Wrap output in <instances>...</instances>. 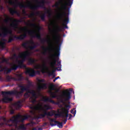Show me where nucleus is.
I'll list each match as a JSON object with an SVG mask.
<instances>
[{"instance_id": "obj_53", "label": "nucleus", "mask_w": 130, "mask_h": 130, "mask_svg": "<svg viewBox=\"0 0 130 130\" xmlns=\"http://www.w3.org/2000/svg\"><path fill=\"white\" fill-rule=\"evenodd\" d=\"M22 12L23 13V14H26V10L25 9H23L22 10Z\"/></svg>"}, {"instance_id": "obj_55", "label": "nucleus", "mask_w": 130, "mask_h": 130, "mask_svg": "<svg viewBox=\"0 0 130 130\" xmlns=\"http://www.w3.org/2000/svg\"><path fill=\"white\" fill-rule=\"evenodd\" d=\"M60 78L59 76H58V77H56L55 79V80H57V79H60Z\"/></svg>"}, {"instance_id": "obj_16", "label": "nucleus", "mask_w": 130, "mask_h": 130, "mask_svg": "<svg viewBox=\"0 0 130 130\" xmlns=\"http://www.w3.org/2000/svg\"><path fill=\"white\" fill-rule=\"evenodd\" d=\"M26 75H29V77H35L36 75V72L33 69L28 68L25 71Z\"/></svg>"}, {"instance_id": "obj_46", "label": "nucleus", "mask_w": 130, "mask_h": 130, "mask_svg": "<svg viewBox=\"0 0 130 130\" xmlns=\"http://www.w3.org/2000/svg\"><path fill=\"white\" fill-rule=\"evenodd\" d=\"M67 121H68V119L66 118L63 120V122H64V124H66V123H67Z\"/></svg>"}, {"instance_id": "obj_27", "label": "nucleus", "mask_w": 130, "mask_h": 130, "mask_svg": "<svg viewBox=\"0 0 130 130\" xmlns=\"http://www.w3.org/2000/svg\"><path fill=\"white\" fill-rule=\"evenodd\" d=\"M55 118L50 119V124L51 126H55V125H56V123L57 122V121L55 120Z\"/></svg>"}, {"instance_id": "obj_18", "label": "nucleus", "mask_w": 130, "mask_h": 130, "mask_svg": "<svg viewBox=\"0 0 130 130\" xmlns=\"http://www.w3.org/2000/svg\"><path fill=\"white\" fill-rule=\"evenodd\" d=\"M38 69H42L41 72L43 73V74H44L46 71H48V67H47L46 63L45 62H44L42 66L40 65H38Z\"/></svg>"}, {"instance_id": "obj_56", "label": "nucleus", "mask_w": 130, "mask_h": 130, "mask_svg": "<svg viewBox=\"0 0 130 130\" xmlns=\"http://www.w3.org/2000/svg\"><path fill=\"white\" fill-rule=\"evenodd\" d=\"M69 90L72 92V91H73V88H70V89H69Z\"/></svg>"}, {"instance_id": "obj_57", "label": "nucleus", "mask_w": 130, "mask_h": 130, "mask_svg": "<svg viewBox=\"0 0 130 130\" xmlns=\"http://www.w3.org/2000/svg\"><path fill=\"white\" fill-rule=\"evenodd\" d=\"M32 130H37V128H33L32 129Z\"/></svg>"}, {"instance_id": "obj_13", "label": "nucleus", "mask_w": 130, "mask_h": 130, "mask_svg": "<svg viewBox=\"0 0 130 130\" xmlns=\"http://www.w3.org/2000/svg\"><path fill=\"white\" fill-rule=\"evenodd\" d=\"M39 83H41L40 85L38 86L37 90L39 92H40L41 90H44V89H47V84L45 83V80L44 79H39Z\"/></svg>"}, {"instance_id": "obj_42", "label": "nucleus", "mask_w": 130, "mask_h": 130, "mask_svg": "<svg viewBox=\"0 0 130 130\" xmlns=\"http://www.w3.org/2000/svg\"><path fill=\"white\" fill-rule=\"evenodd\" d=\"M24 96L26 97V98H29L30 97V94L26 92V93H24Z\"/></svg>"}, {"instance_id": "obj_45", "label": "nucleus", "mask_w": 130, "mask_h": 130, "mask_svg": "<svg viewBox=\"0 0 130 130\" xmlns=\"http://www.w3.org/2000/svg\"><path fill=\"white\" fill-rule=\"evenodd\" d=\"M59 5V3H56L55 5L52 6V7L54 8V7H55V8H58Z\"/></svg>"}, {"instance_id": "obj_33", "label": "nucleus", "mask_w": 130, "mask_h": 130, "mask_svg": "<svg viewBox=\"0 0 130 130\" xmlns=\"http://www.w3.org/2000/svg\"><path fill=\"white\" fill-rule=\"evenodd\" d=\"M44 108L45 110H52V107L49 105H45Z\"/></svg>"}, {"instance_id": "obj_61", "label": "nucleus", "mask_w": 130, "mask_h": 130, "mask_svg": "<svg viewBox=\"0 0 130 130\" xmlns=\"http://www.w3.org/2000/svg\"><path fill=\"white\" fill-rule=\"evenodd\" d=\"M35 20H36V19L35 18L32 21H33V22H35Z\"/></svg>"}, {"instance_id": "obj_62", "label": "nucleus", "mask_w": 130, "mask_h": 130, "mask_svg": "<svg viewBox=\"0 0 130 130\" xmlns=\"http://www.w3.org/2000/svg\"><path fill=\"white\" fill-rule=\"evenodd\" d=\"M38 31L39 32H40V28H39Z\"/></svg>"}, {"instance_id": "obj_60", "label": "nucleus", "mask_w": 130, "mask_h": 130, "mask_svg": "<svg viewBox=\"0 0 130 130\" xmlns=\"http://www.w3.org/2000/svg\"><path fill=\"white\" fill-rule=\"evenodd\" d=\"M3 41H7V40L4 39L3 40Z\"/></svg>"}, {"instance_id": "obj_22", "label": "nucleus", "mask_w": 130, "mask_h": 130, "mask_svg": "<svg viewBox=\"0 0 130 130\" xmlns=\"http://www.w3.org/2000/svg\"><path fill=\"white\" fill-rule=\"evenodd\" d=\"M43 101H44V102H50L53 104H55V102L48 97L44 96L43 98Z\"/></svg>"}, {"instance_id": "obj_26", "label": "nucleus", "mask_w": 130, "mask_h": 130, "mask_svg": "<svg viewBox=\"0 0 130 130\" xmlns=\"http://www.w3.org/2000/svg\"><path fill=\"white\" fill-rule=\"evenodd\" d=\"M36 61V60H35V59L29 57L28 58L27 63L29 66H32V64H34V63H35Z\"/></svg>"}, {"instance_id": "obj_19", "label": "nucleus", "mask_w": 130, "mask_h": 130, "mask_svg": "<svg viewBox=\"0 0 130 130\" xmlns=\"http://www.w3.org/2000/svg\"><path fill=\"white\" fill-rule=\"evenodd\" d=\"M12 71V68L9 69L7 67H4V66H0V72H4L6 74H9Z\"/></svg>"}, {"instance_id": "obj_9", "label": "nucleus", "mask_w": 130, "mask_h": 130, "mask_svg": "<svg viewBox=\"0 0 130 130\" xmlns=\"http://www.w3.org/2000/svg\"><path fill=\"white\" fill-rule=\"evenodd\" d=\"M18 87L20 88V91H18L16 90V91L14 92V93H16L17 95L19 96V95H22L25 91H26V92L28 93V94H32V91H34V90H31V89H28L27 88H26V86H25L23 84H19Z\"/></svg>"}, {"instance_id": "obj_23", "label": "nucleus", "mask_w": 130, "mask_h": 130, "mask_svg": "<svg viewBox=\"0 0 130 130\" xmlns=\"http://www.w3.org/2000/svg\"><path fill=\"white\" fill-rule=\"evenodd\" d=\"M30 44L31 45V46H29L28 47V48H29V49H30V50H33V49H35V48H36V47H37V46L36 45V44H35V42H34V41H30L29 42Z\"/></svg>"}, {"instance_id": "obj_20", "label": "nucleus", "mask_w": 130, "mask_h": 130, "mask_svg": "<svg viewBox=\"0 0 130 130\" xmlns=\"http://www.w3.org/2000/svg\"><path fill=\"white\" fill-rule=\"evenodd\" d=\"M69 22H70V19L69 18V16H66L65 19L63 20L62 23L63 28H64L65 29H68V24H69Z\"/></svg>"}, {"instance_id": "obj_28", "label": "nucleus", "mask_w": 130, "mask_h": 130, "mask_svg": "<svg viewBox=\"0 0 130 130\" xmlns=\"http://www.w3.org/2000/svg\"><path fill=\"white\" fill-rule=\"evenodd\" d=\"M63 113L64 115H63V117H66V118H68L69 117V109H63Z\"/></svg>"}, {"instance_id": "obj_40", "label": "nucleus", "mask_w": 130, "mask_h": 130, "mask_svg": "<svg viewBox=\"0 0 130 130\" xmlns=\"http://www.w3.org/2000/svg\"><path fill=\"white\" fill-rule=\"evenodd\" d=\"M28 44V42L23 43L22 44V47H24V48H27V45Z\"/></svg>"}, {"instance_id": "obj_49", "label": "nucleus", "mask_w": 130, "mask_h": 130, "mask_svg": "<svg viewBox=\"0 0 130 130\" xmlns=\"http://www.w3.org/2000/svg\"><path fill=\"white\" fill-rule=\"evenodd\" d=\"M3 61H4V62H8V59H6V58H4L3 59Z\"/></svg>"}, {"instance_id": "obj_15", "label": "nucleus", "mask_w": 130, "mask_h": 130, "mask_svg": "<svg viewBox=\"0 0 130 130\" xmlns=\"http://www.w3.org/2000/svg\"><path fill=\"white\" fill-rule=\"evenodd\" d=\"M3 30L4 31L2 33H0V37H7L8 34L12 35L13 33L12 29H9L7 27H5Z\"/></svg>"}, {"instance_id": "obj_17", "label": "nucleus", "mask_w": 130, "mask_h": 130, "mask_svg": "<svg viewBox=\"0 0 130 130\" xmlns=\"http://www.w3.org/2000/svg\"><path fill=\"white\" fill-rule=\"evenodd\" d=\"M62 97L64 98V101H69L71 99V92L70 91H65L63 92Z\"/></svg>"}, {"instance_id": "obj_51", "label": "nucleus", "mask_w": 130, "mask_h": 130, "mask_svg": "<svg viewBox=\"0 0 130 130\" xmlns=\"http://www.w3.org/2000/svg\"><path fill=\"white\" fill-rule=\"evenodd\" d=\"M25 88H27L28 90H30V85H28L27 86H25Z\"/></svg>"}, {"instance_id": "obj_1", "label": "nucleus", "mask_w": 130, "mask_h": 130, "mask_svg": "<svg viewBox=\"0 0 130 130\" xmlns=\"http://www.w3.org/2000/svg\"><path fill=\"white\" fill-rule=\"evenodd\" d=\"M20 31H23L25 32L23 34L20 35L19 37H17V36H13L10 37L8 40V43H11L12 41H14V39H17L18 40H24L26 37H27V32L29 35H30L33 38H37L41 41V43L44 44L45 42L50 43V50L51 51H54V45L50 42V40H47L46 39L41 38V35L39 33H37L35 30H28L26 27H21L20 28Z\"/></svg>"}, {"instance_id": "obj_37", "label": "nucleus", "mask_w": 130, "mask_h": 130, "mask_svg": "<svg viewBox=\"0 0 130 130\" xmlns=\"http://www.w3.org/2000/svg\"><path fill=\"white\" fill-rule=\"evenodd\" d=\"M29 118V117L27 115H24L22 118H21V122H24V120H26V119H28Z\"/></svg>"}, {"instance_id": "obj_7", "label": "nucleus", "mask_w": 130, "mask_h": 130, "mask_svg": "<svg viewBox=\"0 0 130 130\" xmlns=\"http://www.w3.org/2000/svg\"><path fill=\"white\" fill-rule=\"evenodd\" d=\"M7 19L4 20L5 23H9V21H13V22L10 24V27L13 28L14 30L19 28V23H22L23 20L22 19H16L13 18H10L6 15Z\"/></svg>"}, {"instance_id": "obj_47", "label": "nucleus", "mask_w": 130, "mask_h": 130, "mask_svg": "<svg viewBox=\"0 0 130 130\" xmlns=\"http://www.w3.org/2000/svg\"><path fill=\"white\" fill-rule=\"evenodd\" d=\"M14 113H15V111H14V110H12L11 111H10V114H14Z\"/></svg>"}, {"instance_id": "obj_10", "label": "nucleus", "mask_w": 130, "mask_h": 130, "mask_svg": "<svg viewBox=\"0 0 130 130\" xmlns=\"http://www.w3.org/2000/svg\"><path fill=\"white\" fill-rule=\"evenodd\" d=\"M62 28L58 25L56 26V29L54 30V35L53 36V40L56 42L57 44L59 43V36L58 35V32L62 31Z\"/></svg>"}, {"instance_id": "obj_14", "label": "nucleus", "mask_w": 130, "mask_h": 130, "mask_svg": "<svg viewBox=\"0 0 130 130\" xmlns=\"http://www.w3.org/2000/svg\"><path fill=\"white\" fill-rule=\"evenodd\" d=\"M55 114V111L52 110L50 112H47L46 111H44L43 114H40L39 115V118H44L45 116H53Z\"/></svg>"}, {"instance_id": "obj_2", "label": "nucleus", "mask_w": 130, "mask_h": 130, "mask_svg": "<svg viewBox=\"0 0 130 130\" xmlns=\"http://www.w3.org/2000/svg\"><path fill=\"white\" fill-rule=\"evenodd\" d=\"M30 55H31V53L28 50L21 52L18 55L19 58H21V59L18 61V66L14 64L12 66L11 68L12 71H16L18 68H20V69H26V65L24 64V62L25 61L28 57H30Z\"/></svg>"}, {"instance_id": "obj_41", "label": "nucleus", "mask_w": 130, "mask_h": 130, "mask_svg": "<svg viewBox=\"0 0 130 130\" xmlns=\"http://www.w3.org/2000/svg\"><path fill=\"white\" fill-rule=\"evenodd\" d=\"M29 25L31 27H34V28L37 27V25L36 24V23H30Z\"/></svg>"}, {"instance_id": "obj_64", "label": "nucleus", "mask_w": 130, "mask_h": 130, "mask_svg": "<svg viewBox=\"0 0 130 130\" xmlns=\"http://www.w3.org/2000/svg\"><path fill=\"white\" fill-rule=\"evenodd\" d=\"M37 73H40V72H39V71H37Z\"/></svg>"}, {"instance_id": "obj_63", "label": "nucleus", "mask_w": 130, "mask_h": 130, "mask_svg": "<svg viewBox=\"0 0 130 130\" xmlns=\"http://www.w3.org/2000/svg\"><path fill=\"white\" fill-rule=\"evenodd\" d=\"M55 115H56V116H57V115H58V114H56Z\"/></svg>"}, {"instance_id": "obj_5", "label": "nucleus", "mask_w": 130, "mask_h": 130, "mask_svg": "<svg viewBox=\"0 0 130 130\" xmlns=\"http://www.w3.org/2000/svg\"><path fill=\"white\" fill-rule=\"evenodd\" d=\"M21 116L17 115V116H13L10 119L7 123L8 126L10 127H13L14 126L15 128L19 130H26V127H25V125L23 124L19 125L18 126V122H19V118H20Z\"/></svg>"}, {"instance_id": "obj_21", "label": "nucleus", "mask_w": 130, "mask_h": 130, "mask_svg": "<svg viewBox=\"0 0 130 130\" xmlns=\"http://www.w3.org/2000/svg\"><path fill=\"white\" fill-rule=\"evenodd\" d=\"M30 109H32V111H31L32 113H35L36 111H40L41 108L38 106H33L30 107Z\"/></svg>"}, {"instance_id": "obj_8", "label": "nucleus", "mask_w": 130, "mask_h": 130, "mask_svg": "<svg viewBox=\"0 0 130 130\" xmlns=\"http://www.w3.org/2000/svg\"><path fill=\"white\" fill-rule=\"evenodd\" d=\"M16 90H12L8 91H2V94L3 96V99H2V101L7 103L8 102H11L13 101V99L10 98L8 95H17Z\"/></svg>"}, {"instance_id": "obj_35", "label": "nucleus", "mask_w": 130, "mask_h": 130, "mask_svg": "<svg viewBox=\"0 0 130 130\" xmlns=\"http://www.w3.org/2000/svg\"><path fill=\"white\" fill-rule=\"evenodd\" d=\"M61 102L62 103H63V104L65 105V107H66L65 109H69V110H70V108L71 107V106L70 105L66 104L65 103L63 102V100L62 99L61 100Z\"/></svg>"}, {"instance_id": "obj_43", "label": "nucleus", "mask_w": 130, "mask_h": 130, "mask_svg": "<svg viewBox=\"0 0 130 130\" xmlns=\"http://www.w3.org/2000/svg\"><path fill=\"white\" fill-rule=\"evenodd\" d=\"M30 99H31V102H32L33 103V104H34V103H35L36 102V99H34L33 98H30Z\"/></svg>"}, {"instance_id": "obj_30", "label": "nucleus", "mask_w": 130, "mask_h": 130, "mask_svg": "<svg viewBox=\"0 0 130 130\" xmlns=\"http://www.w3.org/2000/svg\"><path fill=\"white\" fill-rule=\"evenodd\" d=\"M49 93H50V97H51V98H56V97H57L56 93L53 92L51 91V90L49 91Z\"/></svg>"}, {"instance_id": "obj_54", "label": "nucleus", "mask_w": 130, "mask_h": 130, "mask_svg": "<svg viewBox=\"0 0 130 130\" xmlns=\"http://www.w3.org/2000/svg\"><path fill=\"white\" fill-rule=\"evenodd\" d=\"M37 130H43V128L42 127H39Z\"/></svg>"}, {"instance_id": "obj_48", "label": "nucleus", "mask_w": 130, "mask_h": 130, "mask_svg": "<svg viewBox=\"0 0 130 130\" xmlns=\"http://www.w3.org/2000/svg\"><path fill=\"white\" fill-rule=\"evenodd\" d=\"M13 57H15V58H18V56H17L16 54H13Z\"/></svg>"}, {"instance_id": "obj_58", "label": "nucleus", "mask_w": 130, "mask_h": 130, "mask_svg": "<svg viewBox=\"0 0 130 130\" xmlns=\"http://www.w3.org/2000/svg\"><path fill=\"white\" fill-rule=\"evenodd\" d=\"M55 81H56V79L55 78L53 80V82H55Z\"/></svg>"}, {"instance_id": "obj_59", "label": "nucleus", "mask_w": 130, "mask_h": 130, "mask_svg": "<svg viewBox=\"0 0 130 130\" xmlns=\"http://www.w3.org/2000/svg\"><path fill=\"white\" fill-rule=\"evenodd\" d=\"M59 91V89H57V90H56V93H57V92H58Z\"/></svg>"}, {"instance_id": "obj_4", "label": "nucleus", "mask_w": 130, "mask_h": 130, "mask_svg": "<svg viewBox=\"0 0 130 130\" xmlns=\"http://www.w3.org/2000/svg\"><path fill=\"white\" fill-rule=\"evenodd\" d=\"M56 52L55 54H52L51 55L50 60L51 61L49 62V64L52 68V69H54L56 66H57L59 67V69L61 68V63L60 61H57L58 60V56H59L60 54V45L56 47L55 48ZM57 59V60H56ZM57 62V64H56Z\"/></svg>"}, {"instance_id": "obj_29", "label": "nucleus", "mask_w": 130, "mask_h": 130, "mask_svg": "<svg viewBox=\"0 0 130 130\" xmlns=\"http://www.w3.org/2000/svg\"><path fill=\"white\" fill-rule=\"evenodd\" d=\"M36 15H40V13L39 12H32L28 15V18H33V17H35Z\"/></svg>"}, {"instance_id": "obj_32", "label": "nucleus", "mask_w": 130, "mask_h": 130, "mask_svg": "<svg viewBox=\"0 0 130 130\" xmlns=\"http://www.w3.org/2000/svg\"><path fill=\"white\" fill-rule=\"evenodd\" d=\"M49 89L51 90V91L55 90V85L53 84V83H50Z\"/></svg>"}, {"instance_id": "obj_31", "label": "nucleus", "mask_w": 130, "mask_h": 130, "mask_svg": "<svg viewBox=\"0 0 130 130\" xmlns=\"http://www.w3.org/2000/svg\"><path fill=\"white\" fill-rule=\"evenodd\" d=\"M43 52H42L43 54L44 55H46V53H47V51L49 50V48H46L45 47H42Z\"/></svg>"}, {"instance_id": "obj_11", "label": "nucleus", "mask_w": 130, "mask_h": 130, "mask_svg": "<svg viewBox=\"0 0 130 130\" xmlns=\"http://www.w3.org/2000/svg\"><path fill=\"white\" fill-rule=\"evenodd\" d=\"M15 2H14L12 0L9 1V4L10 5H11L12 6H14L15 8H17V7H19L20 9H25V8H28L26 5H25L23 4V3H21L20 2H18V0H15Z\"/></svg>"}, {"instance_id": "obj_36", "label": "nucleus", "mask_w": 130, "mask_h": 130, "mask_svg": "<svg viewBox=\"0 0 130 130\" xmlns=\"http://www.w3.org/2000/svg\"><path fill=\"white\" fill-rule=\"evenodd\" d=\"M40 17L42 21H45V17H46L45 13H43L42 15L40 16Z\"/></svg>"}, {"instance_id": "obj_52", "label": "nucleus", "mask_w": 130, "mask_h": 130, "mask_svg": "<svg viewBox=\"0 0 130 130\" xmlns=\"http://www.w3.org/2000/svg\"><path fill=\"white\" fill-rule=\"evenodd\" d=\"M73 117V115H72V114H69V119H71V118H72V117Z\"/></svg>"}, {"instance_id": "obj_44", "label": "nucleus", "mask_w": 130, "mask_h": 130, "mask_svg": "<svg viewBox=\"0 0 130 130\" xmlns=\"http://www.w3.org/2000/svg\"><path fill=\"white\" fill-rule=\"evenodd\" d=\"M76 111L75 110V109H73L71 111V113H72V114H74V115L76 114Z\"/></svg>"}, {"instance_id": "obj_24", "label": "nucleus", "mask_w": 130, "mask_h": 130, "mask_svg": "<svg viewBox=\"0 0 130 130\" xmlns=\"http://www.w3.org/2000/svg\"><path fill=\"white\" fill-rule=\"evenodd\" d=\"M21 106V101H20L13 104V107L15 108V109H20Z\"/></svg>"}, {"instance_id": "obj_50", "label": "nucleus", "mask_w": 130, "mask_h": 130, "mask_svg": "<svg viewBox=\"0 0 130 130\" xmlns=\"http://www.w3.org/2000/svg\"><path fill=\"white\" fill-rule=\"evenodd\" d=\"M54 72H55V71L53 70L52 72L50 74V75H51V76H53V73H54Z\"/></svg>"}, {"instance_id": "obj_3", "label": "nucleus", "mask_w": 130, "mask_h": 130, "mask_svg": "<svg viewBox=\"0 0 130 130\" xmlns=\"http://www.w3.org/2000/svg\"><path fill=\"white\" fill-rule=\"evenodd\" d=\"M36 2L38 3V4L36 5H32V4H31V2L28 1L26 7L32 11H36V10H38L39 8H41V9H44L46 11V13L48 15V17H50L52 15L51 9H47L46 7H45V0H42L41 2L38 1V0H36Z\"/></svg>"}, {"instance_id": "obj_6", "label": "nucleus", "mask_w": 130, "mask_h": 130, "mask_svg": "<svg viewBox=\"0 0 130 130\" xmlns=\"http://www.w3.org/2000/svg\"><path fill=\"white\" fill-rule=\"evenodd\" d=\"M59 3L62 5L61 8L62 11V13L58 15V17L62 20L63 17L67 16V12H66L67 10H68V7L67 6H72L73 5V1L72 0H69L68 3H67L66 2H64L63 3V0H60Z\"/></svg>"}, {"instance_id": "obj_38", "label": "nucleus", "mask_w": 130, "mask_h": 130, "mask_svg": "<svg viewBox=\"0 0 130 130\" xmlns=\"http://www.w3.org/2000/svg\"><path fill=\"white\" fill-rule=\"evenodd\" d=\"M57 125L58 127H59V128H62V122H60L58 121H57V122L56 123V125Z\"/></svg>"}, {"instance_id": "obj_25", "label": "nucleus", "mask_w": 130, "mask_h": 130, "mask_svg": "<svg viewBox=\"0 0 130 130\" xmlns=\"http://www.w3.org/2000/svg\"><path fill=\"white\" fill-rule=\"evenodd\" d=\"M9 12L10 13L11 15L13 16L14 14H16V15H19V12L16 9H14L13 8H9Z\"/></svg>"}, {"instance_id": "obj_12", "label": "nucleus", "mask_w": 130, "mask_h": 130, "mask_svg": "<svg viewBox=\"0 0 130 130\" xmlns=\"http://www.w3.org/2000/svg\"><path fill=\"white\" fill-rule=\"evenodd\" d=\"M23 80V76L21 74L17 75V78L13 77L10 75L6 76L7 82H11V81H22Z\"/></svg>"}, {"instance_id": "obj_34", "label": "nucleus", "mask_w": 130, "mask_h": 130, "mask_svg": "<svg viewBox=\"0 0 130 130\" xmlns=\"http://www.w3.org/2000/svg\"><path fill=\"white\" fill-rule=\"evenodd\" d=\"M32 97L31 98H34L35 99H37V95H36V92L35 90H32L31 92Z\"/></svg>"}, {"instance_id": "obj_39", "label": "nucleus", "mask_w": 130, "mask_h": 130, "mask_svg": "<svg viewBox=\"0 0 130 130\" xmlns=\"http://www.w3.org/2000/svg\"><path fill=\"white\" fill-rule=\"evenodd\" d=\"M6 44V43H5L4 42H1V43H0V47L1 48H5V45Z\"/></svg>"}]
</instances>
